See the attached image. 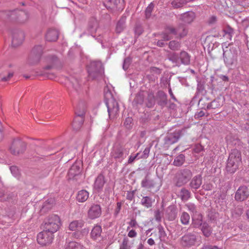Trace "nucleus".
<instances>
[{
    "label": "nucleus",
    "instance_id": "1",
    "mask_svg": "<svg viewBox=\"0 0 249 249\" xmlns=\"http://www.w3.org/2000/svg\"><path fill=\"white\" fill-rule=\"evenodd\" d=\"M241 162V155L240 152L237 149L231 150L227 164V170L230 173H234L238 169Z\"/></svg>",
    "mask_w": 249,
    "mask_h": 249
},
{
    "label": "nucleus",
    "instance_id": "2",
    "mask_svg": "<svg viewBox=\"0 0 249 249\" xmlns=\"http://www.w3.org/2000/svg\"><path fill=\"white\" fill-rule=\"evenodd\" d=\"M60 224V219L58 215H49L44 221V230L54 233L59 229Z\"/></svg>",
    "mask_w": 249,
    "mask_h": 249
},
{
    "label": "nucleus",
    "instance_id": "3",
    "mask_svg": "<svg viewBox=\"0 0 249 249\" xmlns=\"http://www.w3.org/2000/svg\"><path fill=\"white\" fill-rule=\"evenodd\" d=\"M192 176V173L190 170L183 169L178 171L175 177L174 181L175 185L178 187H181L190 179Z\"/></svg>",
    "mask_w": 249,
    "mask_h": 249
},
{
    "label": "nucleus",
    "instance_id": "4",
    "mask_svg": "<svg viewBox=\"0 0 249 249\" xmlns=\"http://www.w3.org/2000/svg\"><path fill=\"white\" fill-rule=\"evenodd\" d=\"M106 104L107 107L109 117H115L119 112V105L118 103L112 97L110 92H107L106 94Z\"/></svg>",
    "mask_w": 249,
    "mask_h": 249
},
{
    "label": "nucleus",
    "instance_id": "5",
    "mask_svg": "<svg viewBox=\"0 0 249 249\" xmlns=\"http://www.w3.org/2000/svg\"><path fill=\"white\" fill-rule=\"evenodd\" d=\"M88 71L89 76L92 79L101 76L104 73L102 63L100 61L91 62L88 67Z\"/></svg>",
    "mask_w": 249,
    "mask_h": 249
},
{
    "label": "nucleus",
    "instance_id": "6",
    "mask_svg": "<svg viewBox=\"0 0 249 249\" xmlns=\"http://www.w3.org/2000/svg\"><path fill=\"white\" fill-rule=\"evenodd\" d=\"M129 153V149L124 146L117 144L115 145L111 151V156L116 160L122 161Z\"/></svg>",
    "mask_w": 249,
    "mask_h": 249
},
{
    "label": "nucleus",
    "instance_id": "7",
    "mask_svg": "<svg viewBox=\"0 0 249 249\" xmlns=\"http://www.w3.org/2000/svg\"><path fill=\"white\" fill-rule=\"evenodd\" d=\"M53 237V233L43 230L37 234V241L40 245L47 246L52 243Z\"/></svg>",
    "mask_w": 249,
    "mask_h": 249
},
{
    "label": "nucleus",
    "instance_id": "8",
    "mask_svg": "<svg viewBox=\"0 0 249 249\" xmlns=\"http://www.w3.org/2000/svg\"><path fill=\"white\" fill-rule=\"evenodd\" d=\"M187 34V30L185 27L181 25L178 27L177 29L172 27H169L167 29L166 33L163 35V38L164 40H169L171 39V37L169 34H173L177 35L180 37H183L186 35Z\"/></svg>",
    "mask_w": 249,
    "mask_h": 249
},
{
    "label": "nucleus",
    "instance_id": "9",
    "mask_svg": "<svg viewBox=\"0 0 249 249\" xmlns=\"http://www.w3.org/2000/svg\"><path fill=\"white\" fill-rule=\"evenodd\" d=\"M25 148L26 144L23 141L19 139H15L12 142L9 151L13 155H18L22 153Z\"/></svg>",
    "mask_w": 249,
    "mask_h": 249
},
{
    "label": "nucleus",
    "instance_id": "10",
    "mask_svg": "<svg viewBox=\"0 0 249 249\" xmlns=\"http://www.w3.org/2000/svg\"><path fill=\"white\" fill-rule=\"evenodd\" d=\"M141 186L146 189H152L155 188L157 190H159L161 186V184L159 178L151 179L146 176L142 180Z\"/></svg>",
    "mask_w": 249,
    "mask_h": 249
},
{
    "label": "nucleus",
    "instance_id": "11",
    "mask_svg": "<svg viewBox=\"0 0 249 249\" xmlns=\"http://www.w3.org/2000/svg\"><path fill=\"white\" fill-rule=\"evenodd\" d=\"M43 47L41 45L35 46L32 51L31 56L30 57L28 62L30 64H35L39 62L40 58L43 53Z\"/></svg>",
    "mask_w": 249,
    "mask_h": 249
},
{
    "label": "nucleus",
    "instance_id": "12",
    "mask_svg": "<svg viewBox=\"0 0 249 249\" xmlns=\"http://www.w3.org/2000/svg\"><path fill=\"white\" fill-rule=\"evenodd\" d=\"M249 197V188L243 185L239 187L235 194V199L237 201H243Z\"/></svg>",
    "mask_w": 249,
    "mask_h": 249
},
{
    "label": "nucleus",
    "instance_id": "13",
    "mask_svg": "<svg viewBox=\"0 0 249 249\" xmlns=\"http://www.w3.org/2000/svg\"><path fill=\"white\" fill-rule=\"evenodd\" d=\"M104 5L108 9L120 10L124 7V0H105Z\"/></svg>",
    "mask_w": 249,
    "mask_h": 249
},
{
    "label": "nucleus",
    "instance_id": "14",
    "mask_svg": "<svg viewBox=\"0 0 249 249\" xmlns=\"http://www.w3.org/2000/svg\"><path fill=\"white\" fill-rule=\"evenodd\" d=\"M196 240V235L195 234L189 233L181 237L180 243L182 246L189 248L195 244Z\"/></svg>",
    "mask_w": 249,
    "mask_h": 249
},
{
    "label": "nucleus",
    "instance_id": "15",
    "mask_svg": "<svg viewBox=\"0 0 249 249\" xmlns=\"http://www.w3.org/2000/svg\"><path fill=\"white\" fill-rule=\"evenodd\" d=\"M24 33L20 31L16 30L13 33L12 44L14 47L20 45L24 40Z\"/></svg>",
    "mask_w": 249,
    "mask_h": 249
},
{
    "label": "nucleus",
    "instance_id": "16",
    "mask_svg": "<svg viewBox=\"0 0 249 249\" xmlns=\"http://www.w3.org/2000/svg\"><path fill=\"white\" fill-rule=\"evenodd\" d=\"M81 172V163L80 162L74 163L70 169L68 175L70 179H76V177L79 176Z\"/></svg>",
    "mask_w": 249,
    "mask_h": 249
},
{
    "label": "nucleus",
    "instance_id": "17",
    "mask_svg": "<svg viewBox=\"0 0 249 249\" xmlns=\"http://www.w3.org/2000/svg\"><path fill=\"white\" fill-rule=\"evenodd\" d=\"M76 116L74 118L72 123V127L75 130H79L82 126L84 119L83 116L85 114V110H83L81 112H76Z\"/></svg>",
    "mask_w": 249,
    "mask_h": 249
},
{
    "label": "nucleus",
    "instance_id": "18",
    "mask_svg": "<svg viewBox=\"0 0 249 249\" xmlns=\"http://www.w3.org/2000/svg\"><path fill=\"white\" fill-rule=\"evenodd\" d=\"M101 214V208L98 204L92 205L88 211V216L91 219L99 217Z\"/></svg>",
    "mask_w": 249,
    "mask_h": 249
},
{
    "label": "nucleus",
    "instance_id": "19",
    "mask_svg": "<svg viewBox=\"0 0 249 249\" xmlns=\"http://www.w3.org/2000/svg\"><path fill=\"white\" fill-rule=\"evenodd\" d=\"M179 131H176L174 133H171L165 138V143L167 144H172L177 142L180 137Z\"/></svg>",
    "mask_w": 249,
    "mask_h": 249
},
{
    "label": "nucleus",
    "instance_id": "20",
    "mask_svg": "<svg viewBox=\"0 0 249 249\" xmlns=\"http://www.w3.org/2000/svg\"><path fill=\"white\" fill-rule=\"evenodd\" d=\"M224 60L227 67H230L235 64L237 61L236 57L231 53H223Z\"/></svg>",
    "mask_w": 249,
    "mask_h": 249
},
{
    "label": "nucleus",
    "instance_id": "21",
    "mask_svg": "<svg viewBox=\"0 0 249 249\" xmlns=\"http://www.w3.org/2000/svg\"><path fill=\"white\" fill-rule=\"evenodd\" d=\"M105 183V177L102 174H100L95 180L94 189L98 192H99L102 190Z\"/></svg>",
    "mask_w": 249,
    "mask_h": 249
},
{
    "label": "nucleus",
    "instance_id": "22",
    "mask_svg": "<svg viewBox=\"0 0 249 249\" xmlns=\"http://www.w3.org/2000/svg\"><path fill=\"white\" fill-rule=\"evenodd\" d=\"M202 178L200 175L195 176L190 183V186L192 190H196L202 184Z\"/></svg>",
    "mask_w": 249,
    "mask_h": 249
},
{
    "label": "nucleus",
    "instance_id": "23",
    "mask_svg": "<svg viewBox=\"0 0 249 249\" xmlns=\"http://www.w3.org/2000/svg\"><path fill=\"white\" fill-rule=\"evenodd\" d=\"M195 18V14L194 12L190 11L180 15V19L186 23H190Z\"/></svg>",
    "mask_w": 249,
    "mask_h": 249
},
{
    "label": "nucleus",
    "instance_id": "24",
    "mask_svg": "<svg viewBox=\"0 0 249 249\" xmlns=\"http://www.w3.org/2000/svg\"><path fill=\"white\" fill-rule=\"evenodd\" d=\"M89 197V193L85 190H81L78 192L76 200L79 202H85Z\"/></svg>",
    "mask_w": 249,
    "mask_h": 249
},
{
    "label": "nucleus",
    "instance_id": "25",
    "mask_svg": "<svg viewBox=\"0 0 249 249\" xmlns=\"http://www.w3.org/2000/svg\"><path fill=\"white\" fill-rule=\"evenodd\" d=\"M47 62L49 65L46 67V69H50L56 67L60 64L59 60L55 56H52L47 59Z\"/></svg>",
    "mask_w": 249,
    "mask_h": 249
},
{
    "label": "nucleus",
    "instance_id": "26",
    "mask_svg": "<svg viewBox=\"0 0 249 249\" xmlns=\"http://www.w3.org/2000/svg\"><path fill=\"white\" fill-rule=\"evenodd\" d=\"M84 226V222L82 220H75L71 222L69 225V229L71 231L80 230Z\"/></svg>",
    "mask_w": 249,
    "mask_h": 249
},
{
    "label": "nucleus",
    "instance_id": "27",
    "mask_svg": "<svg viewBox=\"0 0 249 249\" xmlns=\"http://www.w3.org/2000/svg\"><path fill=\"white\" fill-rule=\"evenodd\" d=\"M58 36V34L55 30H49L46 34V38L49 41H56Z\"/></svg>",
    "mask_w": 249,
    "mask_h": 249
},
{
    "label": "nucleus",
    "instance_id": "28",
    "mask_svg": "<svg viewBox=\"0 0 249 249\" xmlns=\"http://www.w3.org/2000/svg\"><path fill=\"white\" fill-rule=\"evenodd\" d=\"M155 199L149 196H143L141 201V204L146 208L152 207V204L154 202Z\"/></svg>",
    "mask_w": 249,
    "mask_h": 249
},
{
    "label": "nucleus",
    "instance_id": "29",
    "mask_svg": "<svg viewBox=\"0 0 249 249\" xmlns=\"http://www.w3.org/2000/svg\"><path fill=\"white\" fill-rule=\"evenodd\" d=\"M102 232L101 227L96 225L93 227L91 232V236L94 240L97 239L100 237Z\"/></svg>",
    "mask_w": 249,
    "mask_h": 249
},
{
    "label": "nucleus",
    "instance_id": "30",
    "mask_svg": "<svg viewBox=\"0 0 249 249\" xmlns=\"http://www.w3.org/2000/svg\"><path fill=\"white\" fill-rule=\"evenodd\" d=\"M179 58L180 59V64L182 63L184 65H188L190 63V56L186 52H181L180 53Z\"/></svg>",
    "mask_w": 249,
    "mask_h": 249
},
{
    "label": "nucleus",
    "instance_id": "31",
    "mask_svg": "<svg viewBox=\"0 0 249 249\" xmlns=\"http://www.w3.org/2000/svg\"><path fill=\"white\" fill-rule=\"evenodd\" d=\"M178 196L182 201H185L190 197L191 193L189 190L185 188H182L179 192Z\"/></svg>",
    "mask_w": 249,
    "mask_h": 249
},
{
    "label": "nucleus",
    "instance_id": "32",
    "mask_svg": "<svg viewBox=\"0 0 249 249\" xmlns=\"http://www.w3.org/2000/svg\"><path fill=\"white\" fill-rule=\"evenodd\" d=\"M89 230L88 229L84 228L81 231H75L72 234V236L76 239H81L85 235H87L89 233Z\"/></svg>",
    "mask_w": 249,
    "mask_h": 249
},
{
    "label": "nucleus",
    "instance_id": "33",
    "mask_svg": "<svg viewBox=\"0 0 249 249\" xmlns=\"http://www.w3.org/2000/svg\"><path fill=\"white\" fill-rule=\"evenodd\" d=\"M190 217L189 214L185 212H182L180 214V220L183 225H188L190 221Z\"/></svg>",
    "mask_w": 249,
    "mask_h": 249
},
{
    "label": "nucleus",
    "instance_id": "34",
    "mask_svg": "<svg viewBox=\"0 0 249 249\" xmlns=\"http://www.w3.org/2000/svg\"><path fill=\"white\" fill-rule=\"evenodd\" d=\"M66 249H83V248L79 243L72 241L66 245Z\"/></svg>",
    "mask_w": 249,
    "mask_h": 249
},
{
    "label": "nucleus",
    "instance_id": "35",
    "mask_svg": "<svg viewBox=\"0 0 249 249\" xmlns=\"http://www.w3.org/2000/svg\"><path fill=\"white\" fill-rule=\"evenodd\" d=\"M185 161V156L183 154L178 156L174 161L173 164L175 166H179L183 164Z\"/></svg>",
    "mask_w": 249,
    "mask_h": 249
},
{
    "label": "nucleus",
    "instance_id": "36",
    "mask_svg": "<svg viewBox=\"0 0 249 249\" xmlns=\"http://www.w3.org/2000/svg\"><path fill=\"white\" fill-rule=\"evenodd\" d=\"M223 32L224 33L223 36L226 37L227 39L231 40L233 34V29L230 27L227 26L224 29Z\"/></svg>",
    "mask_w": 249,
    "mask_h": 249
},
{
    "label": "nucleus",
    "instance_id": "37",
    "mask_svg": "<svg viewBox=\"0 0 249 249\" xmlns=\"http://www.w3.org/2000/svg\"><path fill=\"white\" fill-rule=\"evenodd\" d=\"M193 225L196 228L199 227L202 225V216L198 215L197 217H196L194 215H192Z\"/></svg>",
    "mask_w": 249,
    "mask_h": 249
},
{
    "label": "nucleus",
    "instance_id": "38",
    "mask_svg": "<svg viewBox=\"0 0 249 249\" xmlns=\"http://www.w3.org/2000/svg\"><path fill=\"white\" fill-rule=\"evenodd\" d=\"M202 231L206 237H209L210 236L212 231L211 228L206 223H204L202 228Z\"/></svg>",
    "mask_w": 249,
    "mask_h": 249
},
{
    "label": "nucleus",
    "instance_id": "39",
    "mask_svg": "<svg viewBox=\"0 0 249 249\" xmlns=\"http://www.w3.org/2000/svg\"><path fill=\"white\" fill-rule=\"evenodd\" d=\"M158 229L159 230V238L161 241H164L165 240L167 234L163 229V228L161 226H159L158 227Z\"/></svg>",
    "mask_w": 249,
    "mask_h": 249
},
{
    "label": "nucleus",
    "instance_id": "40",
    "mask_svg": "<svg viewBox=\"0 0 249 249\" xmlns=\"http://www.w3.org/2000/svg\"><path fill=\"white\" fill-rule=\"evenodd\" d=\"M243 209L242 206H237L232 211V214L233 216L237 217L243 213Z\"/></svg>",
    "mask_w": 249,
    "mask_h": 249
},
{
    "label": "nucleus",
    "instance_id": "41",
    "mask_svg": "<svg viewBox=\"0 0 249 249\" xmlns=\"http://www.w3.org/2000/svg\"><path fill=\"white\" fill-rule=\"evenodd\" d=\"M125 27V19L124 18L121 19L118 21L116 26V31L117 33H121L124 28Z\"/></svg>",
    "mask_w": 249,
    "mask_h": 249
},
{
    "label": "nucleus",
    "instance_id": "42",
    "mask_svg": "<svg viewBox=\"0 0 249 249\" xmlns=\"http://www.w3.org/2000/svg\"><path fill=\"white\" fill-rule=\"evenodd\" d=\"M169 59L176 64H180V59L178 55L175 53H172L169 55Z\"/></svg>",
    "mask_w": 249,
    "mask_h": 249
},
{
    "label": "nucleus",
    "instance_id": "43",
    "mask_svg": "<svg viewBox=\"0 0 249 249\" xmlns=\"http://www.w3.org/2000/svg\"><path fill=\"white\" fill-rule=\"evenodd\" d=\"M185 4V0H174L172 2L173 7L175 8L181 7Z\"/></svg>",
    "mask_w": 249,
    "mask_h": 249
},
{
    "label": "nucleus",
    "instance_id": "44",
    "mask_svg": "<svg viewBox=\"0 0 249 249\" xmlns=\"http://www.w3.org/2000/svg\"><path fill=\"white\" fill-rule=\"evenodd\" d=\"M169 47L173 50H178L180 47V44L179 42L176 41H171L169 43Z\"/></svg>",
    "mask_w": 249,
    "mask_h": 249
},
{
    "label": "nucleus",
    "instance_id": "45",
    "mask_svg": "<svg viewBox=\"0 0 249 249\" xmlns=\"http://www.w3.org/2000/svg\"><path fill=\"white\" fill-rule=\"evenodd\" d=\"M130 248L128 238H124L122 244L120 245L119 249H130Z\"/></svg>",
    "mask_w": 249,
    "mask_h": 249
},
{
    "label": "nucleus",
    "instance_id": "46",
    "mask_svg": "<svg viewBox=\"0 0 249 249\" xmlns=\"http://www.w3.org/2000/svg\"><path fill=\"white\" fill-rule=\"evenodd\" d=\"M54 203V199L53 198H50L47 201H46L43 205V208L46 209H51L53 204Z\"/></svg>",
    "mask_w": 249,
    "mask_h": 249
},
{
    "label": "nucleus",
    "instance_id": "47",
    "mask_svg": "<svg viewBox=\"0 0 249 249\" xmlns=\"http://www.w3.org/2000/svg\"><path fill=\"white\" fill-rule=\"evenodd\" d=\"M154 8V4L151 2L150 4L147 6L145 10V16L146 18H149L150 16L151 12L153 9Z\"/></svg>",
    "mask_w": 249,
    "mask_h": 249
},
{
    "label": "nucleus",
    "instance_id": "48",
    "mask_svg": "<svg viewBox=\"0 0 249 249\" xmlns=\"http://www.w3.org/2000/svg\"><path fill=\"white\" fill-rule=\"evenodd\" d=\"M185 206L187 208L188 210L193 214L196 213L197 212L196 207L193 203H189L186 204Z\"/></svg>",
    "mask_w": 249,
    "mask_h": 249
},
{
    "label": "nucleus",
    "instance_id": "49",
    "mask_svg": "<svg viewBox=\"0 0 249 249\" xmlns=\"http://www.w3.org/2000/svg\"><path fill=\"white\" fill-rule=\"evenodd\" d=\"M221 104L219 103L217 100H215L212 102L209 105H208V108H215L219 107Z\"/></svg>",
    "mask_w": 249,
    "mask_h": 249
},
{
    "label": "nucleus",
    "instance_id": "50",
    "mask_svg": "<svg viewBox=\"0 0 249 249\" xmlns=\"http://www.w3.org/2000/svg\"><path fill=\"white\" fill-rule=\"evenodd\" d=\"M10 170L13 176L18 178L19 175V171L17 166H13L10 167Z\"/></svg>",
    "mask_w": 249,
    "mask_h": 249
},
{
    "label": "nucleus",
    "instance_id": "51",
    "mask_svg": "<svg viewBox=\"0 0 249 249\" xmlns=\"http://www.w3.org/2000/svg\"><path fill=\"white\" fill-rule=\"evenodd\" d=\"M97 25V22L94 21L92 24V25H89V31L90 33L93 34L96 31Z\"/></svg>",
    "mask_w": 249,
    "mask_h": 249
},
{
    "label": "nucleus",
    "instance_id": "52",
    "mask_svg": "<svg viewBox=\"0 0 249 249\" xmlns=\"http://www.w3.org/2000/svg\"><path fill=\"white\" fill-rule=\"evenodd\" d=\"M201 249H222L216 246H213L209 244H204Z\"/></svg>",
    "mask_w": 249,
    "mask_h": 249
},
{
    "label": "nucleus",
    "instance_id": "53",
    "mask_svg": "<svg viewBox=\"0 0 249 249\" xmlns=\"http://www.w3.org/2000/svg\"><path fill=\"white\" fill-rule=\"evenodd\" d=\"M140 153H138L134 156L131 155L128 160V163L130 164L132 163L136 159H139L140 157H138Z\"/></svg>",
    "mask_w": 249,
    "mask_h": 249
},
{
    "label": "nucleus",
    "instance_id": "54",
    "mask_svg": "<svg viewBox=\"0 0 249 249\" xmlns=\"http://www.w3.org/2000/svg\"><path fill=\"white\" fill-rule=\"evenodd\" d=\"M130 59L129 58H125L124 60V64H123V69L124 70H126L128 69V66H129V64H130Z\"/></svg>",
    "mask_w": 249,
    "mask_h": 249
},
{
    "label": "nucleus",
    "instance_id": "55",
    "mask_svg": "<svg viewBox=\"0 0 249 249\" xmlns=\"http://www.w3.org/2000/svg\"><path fill=\"white\" fill-rule=\"evenodd\" d=\"M149 153V149L145 148L143 152V155L140 157V158H146L148 156Z\"/></svg>",
    "mask_w": 249,
    "mask_h": 249
},
{
    "label": "nucleus",
    "instance_id": "56",
    "mask_svg": "<svg viewBox=\"0 0 249 249\" xmlns=\"http://www.w3.org/2000/svg\"><path fill=\"white\" fill-rule=\"evenodd\" d=\"M137 232L135 230H130L128 233V236L131 238L135 237L137 236Z\"/></svg>",
    "mask_w": 249,
    "mask_h": 249
},
{
    "label": "nucleus",
    "instance_id": "57",
    "mask_svg": "<svg viewBox=\"0 0 249 249\" xmlns=\"http://www.w3.org/2000/svg\"><path fill=\"white\" fill-rule=\"evenodd\" d=\"M151 72L155 73L157 74H160L161 72L160 70L156 67H152L150 69Z\"/></svg>",
    "mask_w": 249,
    "mask_h": 249
},
{
    "label": "nucleus",
    "instance_id": "58",
    "mask_svg": "<svg viewBox=\"0 0 249 249\" xmlns=\"http://www.w3.org/2000/svg\"><path fill=\"white\" fill-rule=\"evenodd\" d=\"M132 122V119L131 118H127L126 119L124 122V124L127 127H129L130 126V124Z\"/></svg>",
    "mask_w": 249,
    "mask_h": 249
},
{
    "label": "nucleus",
    "instance_id": "59",
    "mask_svg": "<svg viewBox=\"0 0 249 249\" xmlns=\"http://www.w3.org/2000/svg\"><path fill=\"white\" fill-rule=\"evenodd\" d=\"M13 72H9L7 77H3L1 80L3 81H8L10 78H11L13 76Z\"/></svg>",
    "mask_w": 249,
    "mask_h": 249
},
{
    "label": "nucleus",
    "instance_id": "60",
    "mask_svg": "<svg viewBox=\"0 0 249 249\" xmlns=\"http://www.w3.org/2000/svg\"><path fill=\"white\" fill-rule=\"evenodd\" d=\"M136 101H137V102H138V103L139 104H142L143 101V98L141 96V95H138L137 96L136 99H135Z\"/></svg>",
    "mask_w": 249,
    "mask_h": 249
},
{
    "label": "nucleus",
    "instance_id": "61",
    "mask_svg": "<svg viewBox=\"0 0 249 249\" xmlns=\"http://www.w3.org/2000/svg\"><path fill=\"white\" fill-rule=\"evenodd\" d=\"M121 203L120 202H118L117 203V207L115 210L116 214H118L119 213V212L121 210Z\"/></svg>",
    "mask_w": 249,
    "mask_h": 249
},
{
    "label": "nucleus",
    "instance_id": "62",
    "mask_svg": "<svg viewBox=\"0 0 249 249\" xmlns=\"http://www.w3.org/2000/svg\"><path fill=\"white\" fill-rule=\"evenodd\" d=\"M129 225L131 227H135L137 225V223L135 220L132 219L129 222Z\"/></svg>",
    "mask_w": 249,
    "mask_h": 249
},
{
    "label": "nucleus",
    "instance_id": "63",
    "mask_svg": "<svg viewBox=\"0 0 249 249\" xmlns=\"http://www.w3.org/2000/svg\"><path fill=\"white\" fill-rule=\"evenodd\" d=\"M157 44L158 46L162 47H163L165 45L163 40H159L158 41Z\"/></svg>",
    "mask_w": 249,
    "mask_h": 249
},
{
    "label": "nucleus",
    "instance_id": "64",
    "mask_svg": "<svg viewBox=\"0 0 249 249\" xmlns=\"http://www.w3.org/2000/svg\"><path fill=\"white\" fill-rule=\"evenodd\" d=\"M147 243L149 245L152 246L155 244V241L152 238H149L147 240Z\"/></svg>",
    "mask_w": 249,
    "mask_h": 249
}]
</instances>
